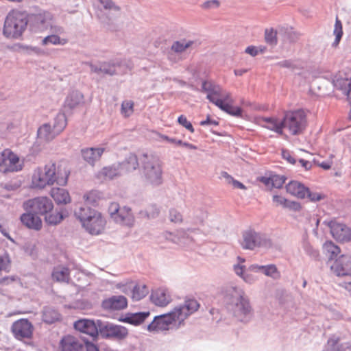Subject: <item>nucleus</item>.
I'll return each instance as SVG.
<instances>
[{"label": "nucleus", "mask_w": 351, "mask_h": 351, "mask_svg": "<svg viewBox=\"0 0 351 351\" xmlns=\"http://www.w3.org/2000/svg\"><path fill=\"white\" fill-rule=\"evenodd\" d=\"M327 346L331 351H351L350 343H341L339 339L335 337H332L328 340Z\"/></svg>", "instance_id": "35"}, {"label": "nucleus", "mask_w": 351, "mask_h": 351, "mask_svg": "<svg viewBox=\"0 0 351 351\" xmlns=\"http://www.w3.org/2000/svg\"><path fill=\"white\" fill-rule=\"evenodd\" d=\"M105 221L102 218L101 214L97 212L95 215H92V217L84 222L83 226L90 234H99L104 230Z\"/></svg>", "instance_id": "19"}, {"label": "nucleus", "mask_w": 351, "mask_h": 351, "mask_svg": "<svg viewBox=\"0 0 351 351\" xmlns=\"http://www.w3.org/2000/svg\"><path fill=\"white\" fill-rule=\"evenodd\" d=\"M219 98L216 99H222L224 103H233V100L231 97V95L229 92H227L221 88V94L217 96Z\"/></svg>", "instance_id": "58"}, {"label": "nucleus", "mask_w": 351, "mask_h": 351, "mask_svg": "<svg viewBox=\"0 0 351 351\" xmlns=\"http://www.w3.org/2000/svg\"><path fill=\"white\" fill-rule=\"evenodd\" d=\"M282 128L287 129L292 135L302 134L306 127V113L302 110L286 112L282 120Z\"/></svg>", "instance_id": "5"}, {"label": "nucleus", "mask_w": 351, "mask_h": 351, "mask_svg": "<svg viewBox=\"0 0 351 351\" xmlns=\"http://www.w3.org/2000/svg\"><path fill=\"white\" fill-rule=\"evenodd\" d=\"M90 69V71L97 74L104 73L108 75H123L131 70L127 61H113L109 62H102L99 65L87 63Z\"/></svg>", "instance_id": "7"}, {"label": "nucleus", "mask_w": 351, "mask_h": 351, "mask_svg": "<svg viewBox=\"0 0 351 351\" xmlns=\"http://www.w3.org/2000/svg\"><path fill=\"white\" fill-rule=\"evenodd\" d=\"M84 96L77 91L73 90L69 93L64 101V108L70 110L76 108L79 106L83 104Z\"/></svg>", "instance_id": "26"}, {"label": "nucleus", "mask_w": 351, "mask_h": 351, "mask_svg": "<svg viewBox=\"0 0 351 351\" xmlns=\"http://www.w3.org/2000/svg\"><path fill=\"white\" fill-rule=\"evenodd\" d=\"M178 121L179 124H180L181 125L184 127L186 129L189 130L191 132H194V128H193L192 124L191 123L190 121H189L187 120V119L185 116H184V115L180 116L178 119Z\"/></svg>", "instance_id": "54"}, {"label": "nucleus", "mask_w": 351, "mask_h": 351, "mask_svg": "<svg viewBox=\"0 0 351 351\" xmlns=\"http://www.w3.org/2000/svg\"><path fill=\"white\" fill-rule=\"evenodd\" d=\"M338 276H351V256L341 255L330 266Z\"/></svg>", "instance_id": "15"}, {"label": "nucleus", "mask_w": 351, "mask_h": 351, "mask_svg": "<svg viewBox=\"0 0 351 351\" xmlns=\"http://www.w3.org/2000/svg\"><path fill=\"white\" fill-rule=\"evenodd\" d=\"M52 278L57 282H68L69 280V270L65 267H56L52 272Z\"/></svg>", "instance_id": "36"}, {"label": "nucleus", "mask_w": 351, "mask_h": 351, "mask_svg": "<svg viewBox=\"0 0 351 351\" xmlns=\"http://www.w3.org/2000/svg\"><path fill=\"white\" fill-rule=\"evenodd\" d=\"M262 273L273 279H278L280 276V272L278 271L276 266L274 264L263 265Z\"/></svg>", "instance_id": "45"}, {"label": "nucleus", "mask_w": 351, "mask_h": 351, "mask_svg": "<svg viewBox=\"0 0 351 351\" xmlns=\"http://www.w3.org/2000/svg\"><path fill=\"white\" fill-rule=\"evenodd\" d=\"M169 218L171 222L181 223L182 221V214L174 208H171L169 210Z\"/></svg>", "instance_id": "52"}, {"label": "nucleus", "mask_w": 351, "mask_h": 351, "mask_svg": "<svg viewBox=\"0 0 351 351\" xmlns=\"http://www.w3.org/2000/svg\"><path fill=\"white\" fill-rule=\"evenodd\" d=\"M86 341L73 335L64 336L60 341L61 351H83Z\"/></svg>", "instance_id": "17"}, {"label": "nucleus", "mask_w": 351, "mask_h": 351, "mask_svg": "<svg viewBox=\"0 0 351 351\" xmlns=\"http://www.w3.org/2000/svg\"><path fill=\"white\" fill-rule=\"evenodd\" d=\"M104 149L101 147H90L84 148L81 151L83 159L91 165H94L95 162L99 160Z\"/></svg>", "instance_id": "24"}, {"label": "nucleus", "mask_w": 351, "mask_h": 351, "mask_svg": "<svg viewBox=\"0 0 351 351\" xmlns=\"http://www.w3.org/2000/svg\"><path fill=\"white\" fill-rule=\"evenodd\" d=\"M232 103H224L222 99H217L215 101L214 104L219 107L223 111L228 113Z\"/></svg>", "instance_id": "59"}, {"label": "nucleus", "mask_w": 351, "mask_h": 351, "mask_svg": "<svg viewBox=\"0 0 351 351\" xmlns=\"http://www.w3.org/2000/svg\"><path fill=\"white\" fill-rule=\"evenodd\" d=\"M265 40L267 44L271 46L276 45L278 43L277 32L273 28L266 29L265 31Z\"/></svg>", "instance_id": "47"}, {"label": "nucleus", "mask_w": 351, "mask_h": 351, "mask_svg": "<svg viewBox=\"0 0 351 351\" xmlns=\"http://www.w3.org/2000/svg\"><path fill=\"white\" fill-rule=\"evenodd\" d=\"M52 128L59 134L66 125V118L64 113L59 112L53 119Z\"/></svg>", "instance_id": "40"}, {"label": "nucleus", "mask_w": 351, "mask_h": 351, "mask_svg": "<svg viewBox=\"0 0 351 351\" xmlns=\"http://www.w3.org/2000/svg\"><path fill=\"white\" fill-rule=\"evenodd\" d=\"M306 253L314 259H317L319 257V252L314 249L310 244L305 243L304 245Z\"/></svg>", "instance_id": "55"}, {"label": "nucleus", "mask_w": 351, "mask_h": 351, "mask_svg": "<svg viewBox=\"0 0 351 351\" xmlns=\"http://www.w3.org/2000/svg\"><path fill=\"white\" fill-rule=\"evenodd\" d=\"M60 313L51 307H45L43 311V320L45 323L52 324L60 319Z\"/></svg>", "instance_id": "38"}, {"label": "nucleus", "mask_w": 351, "mask_h": 351, "mask_svg": "<svg viewBox=\"0 0 351 351\" xmlns=\"http://www.w3.org/2000/svg\"><path fill=\"white\" fill-rule=\"evenodd\" d=\"M260 124L273 131H275L276 133L279 134H282V121L280 122H278L275 119L270 117H263L259 120Z\"/></svg>", "instance_id": "34"}, {"label": "nucleus", "mask_w": 351, "mask_h": 351, "mask_svg": "<svg viewBox=\"0 0 351 351\" xmlns=\"http://www.w3.org/2000/svg\"><path fill=\"white\" fill-rule=\"evenodd\" d=\"M118 164L120 165V168L121 169L123 174L136 170L139 166L136 155L132 153H130L123 161Z\"/></svg>", "instance_id": "27"}, {"label": "nucleus", "mask_w": 351, "mask_h": 351, "mask_svg": "<svg viewBox=\"0 0 351 351\" xmlns=\"http://www.w3.org/2000/svg\"><path fill=\"white\" fill-rule=\"evenodd\" d=\"M103 174L110 179L124 175L119 164L113 165L103 169Z\"/></svg>", "instance_id": "43"}, {"label": "nucleus", "mask_w": 351, "mask_h": 351, "mask_svg": "<svg viewBox=\"0 0 351 351\" xmlns=\"http://www.w3.org/2000/svg\"><path fill=\"white\" fill-rule=\"evenodd\" d=\"M47 31H49V34L57 35L60 37H63L65 34L64 28L60 25L55 24L53 21L51 22Z\"/></svg>", "instance_id": "50"}, {"label": "nucleus", "mask_w": 351, "mask_h": 351, "mask_svg": "<svg viewBox=\"0 0 351 351\" xmlns=\"http://www.w3.org/2000/svg\"><path fill=\"white\" fill-rule=\"evenodd\" d=\"M128 301L123 295H113L103 300L101 306L105 310L118 311L127 307Z\"/></svg>", "instance_id": "20"}, {"label": "nucleus", "mask_w": 351, "mask_h": 351, "mask_svg": "<svg viewBox=\"0 0 351 351\" xmlns=\"http://www.w3.org/2000/svg\"><path fill=\"white\" fill-rule=\"evenodd\" d=\"M41 171V167L36 168L32 174V184L34 187L43 189L48 184V181L43 178Z\"/></svg>", "instance_id": "37"}, {"label": "nucleus", "mask_w": 351, "mask_h": 351, "mask_svg": "<svg viewBox=\"0 0 351 351\" xmlns=\"http://www.w3.org/2000/svg\"><path fill=\"white\" fill-rule=\"evenodd\" d=\"M121 208L119 207L117 203L113 202L109 206V213L111 217L115 220V215H118V213L119 212Z\"/></svg>", "instance_id": "60"}, {"label": "nucleus", "mask_w": 351, "mask_h": 351, "mask_svg": "<svg viewBox=\"0 0 351 351\" xmlns=\"http://www.w3.org/2000/svg\"><path fill=\"white\" fill-rule=\"evenodd\" d=\"M334 34L335 35V40L333 43V45H337L339 43L343 35L341 22L338 19V18L336 19Z\"/></svg>", "instance_id": "51"}, {"label": "nucleus", "mask_w": 351, "mask_h": 351, "mask_svg": "<svg viewBox=\"0 0 351 351\" xmlns=\"http://www.w3.org/2000/svg\"><path fill=\"white\" fill-rule=\"evenodd\" d=\"M27 212H33L36 215H46L53 208V202L47 197H38L23 203Z\"/></svg>", "instance_id": "9"}, {"label": "nucleus", "mask_w": 351, "mask_h": 351, "mask_svg": "<svg viewBox=\"0 0 351 351\" xmlns=\"http://www.w3.org/2000/svg\"><path fill=\"white\" fill-rule=\"evenodd\" d=\"M106 10L119 11L120 8L116 5L111 0H99Z\"/></svg>", "instance_id": "56"}, {"label": "nucleus", "mask_w": 351, "mask_h": 351, "mask_svg": "<svg viewBox=\"0 0 351 351\" xmlns=\"http://www.w3.org/2000/svg\"><path fill=\"white\" fill-rule=\"evenodd\" d=\"M68 43V39L64 37H60L57 35L49 34L45 36L41 41L43 45H64Z\"/></svg>", "instance_id": "39"}, {"label": "nucleus", "mask_w": 351, "mask_h": 351, "mask_svg": "<svg viewBox=\"0 0 351 351\" xmlns=\"http://www.w3.org/2000/svg\"><path fill=\"white\" fill-rule=\"evenodd\" d=\"M286 190L289 194L298 198L304 199L306 197L307 187L298 181L293 180L287 184Z\"/></svg>", "instance_id": "29"}, {"label": "nucleus", "mask_w": 351, "mask_h": 351, "mask_svg": "<svg viewBox=\"0 0 351 351\" xmlns=\"http://www.w3.org/2000/svg\"><path fill=\"white\" fill-rule=\"evenodd\" d=\"M282 157L284 160H287L291 165H295L297 162L296 159L293 156L291 152L286 149H282Z\"/></svg>", "instance_id": "57"}, {"label": "nucleus", "mask_w": 351, "mask_h": 351, "mask_svg": "<svg viewBox=\"0 0 351 351\" xmlns=\"http://www.w3.org/2000/svg\"><path fill=\"white\" fill-rule=\"evenodd\" d=\"M306 197H308L311 202H317L322 199L321 194L311 192L309 191L308 188H307L306 192Z\"/></svg>", "instance_id": "61"}, {"label": "nucleus", "mask_w": 351, "mask_h": 351, "mask_svg": "<svg viewBox=\"0 0 351 351\" xmlns=\"http://www.w3.org/2000/svg\"><path fill=\"white\" fill-rule=\"evenodd\" d=\"M0 165L6 167V171H19L22 169L19 164V158L9 149H5L0 153Z\"/></svg>", "instance_id": "16"}, {"label": "nucleus", "mask_w": 351, "mask_h": 351, "mask_svg": "<svg viewBox=\"0 0 351 351\" xmlns=\"http://www.w3.org/2000/svg\"><path fill=\"white\" fill-rule=\"evenodd\" d=\"M324 223H327L330 229L332 237L336 240L343 242L348 241L351 239V230L346 225L335 221H324Z\"/></svg>", "instance_id": "18"}, {"label": "nucleus", "mask_w": 351, "mask_h": 351, "mask_svg": "<svg viewBox=\"0 0 351 351\" xmlns=\"http://www.w3.org/2000/svg\"><path fill=\"white\" fill-rule=\"evenodd\" d=\"M51 196L58 204H66L71 202L69 192L62 188H53L50 193Z\"/></svg>", "instance_id": "31"}, {"label": "nucleus", "mask_w": 351, "mask_h": 351, "mask_svg": "<svg viewBox=\"0 0 351 351\" xmlns=\"http://www.w3.org/2000/svg\"><path fill=\"white\" fill-rule=\"evenodd\" d=\"M272 199L276 206H280L283 208L286 198L281 195H274L272 197Z\"/></svg>", "instance_id": "63"}, {"label": "nucleus", "mask_w": 351, "mask_h": 351, "mask_svg": "<svg viewBox=\"0 0 351 351\" xmlns=\"http://www.w3.org/2000/svg\"><path fill=\"white\" fill-rule=\"evenodd\" d=\"M332 84L348 96L351 92V70L345 69L337 73L332 79Z\"/></svg>", "instance_id": "13"}, {"label": "nucleus", "mask_w": 351, "mask_h": 351, "mask_svg": "<svg viewBox=\"0 0 351 351\" xmlns=\"http://www.w3.org/2000/svg\"><path fill=\"white\" fill-rule=\"evenodd\" d=\"M220 2L218 0H210L204 2L202 8L204 9L217 8L219 6Z\"/></svg>", "instance_id": "62"}, {"label": "nucleus", "mask_w": 351, "mask_h": 351, "mask_svg": "<svg viewBox=\"0 0 351 351\" xmlns=\"http://www.w3.org/2000/svg\"><path fill=\"white\" fill-rule=\"evenodd\" d=\"M97 213L95 210L91 209L86 206H80L75 210V215L81 221L82 226H84V222L88 221L92 217V215Z\"/></svg>", "instance_id": "33"}, {"label": "nucleus", "mask_w": 351, "mask_h": 351, "mask_svg": "<svg viewBox=\"0 0 351 351\" xmlns=\"http://www.w3.org/2000/svg\"><path fill=\"white\" fill-rule=\"evenodd\" d=\"M43 178L48 181V185H52L56 182L59 185H64L67 182L68 174L64 172V176H60V172L57 170L54 163L47 164L41 168Z\"/></svg>", "instance_id": "12"}, {"label": "nucleus", "mask_w": 351, "mask_h": 351, "mask_svg": "<svg viewBox=\"0 0 351 351\" xmlns=\"http://www.w3.org/2000/svg\"><path fill=\"white\" fill-rule=\"evenodd\" d=\"M150 298L152 302L159 306L167 305L171 300L169 291L164 288H160L153 291Z\"/></svg>", "instance_id": "23"}, {"label": "nucleus", "mask_w": 351, "mask_h": 351, "mask_svg": "<svg viewBox=\"0 0 351 351\" xmlns=\"http://www.w3.org/2000/svg\"><path fill=\"white\" fill-rule=\"evenodd\" d=\"M74 328L77 330L93 337H95L98 335L99 326L97 327L95 322L90 319H80L75 322Z\"/></svg>", "instance_id": "21"}, {"label": "nucleus", "mask_w": 351, "mask_h": 351, "mask_svg": "<svg viewBox=\"0 0 351 351\" xmlns=\"http://www.w3.org/2000/svg\"><path fill=\"white\" fill-rule=\"evenodd\" d=\"M234 317L241 322H246L251 313V306L243 290L234 288L232 301L229 304Z\"/></svg>", "instance_id": "4"}, {"label": "nucleus", "mask_w": 351, "mask_h": 351, "mask_svg": "<svg viewBox=\"0 0 351 351\" xmlns=\"http://www.w3.org/2000/svg\"><path fill=\"white\" fill-rule=\"evenodd\" d=\"M58 135V133L53 130L50 123L43 124L38 129L37 141L34 144L33 149L36 152L40 151V148L39 146L40 144L52 141Z\"/></svg>", "instance_id": "14"}, {"label": "nucleus", "mask_w": 351, "mask_h": 351, "mask_svg": "<svg viewBox=\"0 0 351 351\" xmlns=\"http://www.w3.org/2000/svg\"><path fill=\"white\" fill-rule=\"evenodd\" d=\"M241 245L243 249L250 250L256 247L267 249L272 246V242L267 234L250 229L243 233Z\"/></svg>", "instance_id": "6"}, {"label": "nucleus", "mask_w": 351, "mask_h": 351, "mask_svg": "<svg viewBox=\"0 0 351 351\" xmlns=\"http://www.w3.org/2000/svg\"><path fill=\"white\" fill-rule=\"evenodd\" d=\"M283 208L290 210L298 211L300 209L301 206L299 202L286 199Z\"/></svg>", "instance_id": "53"}, {"label": "nucleus", "mask_w": 351, "mask_h": 351, "mask_svg": "<svg viewBox=\"0 0 351 351\" xmlns=\"http://www.w3.org/2000/svg\"><path fill=\"white\" fill-rule=\"evenodd\" d=\"M140 160L144 181L152 186L162 184V170L159 159L153 155L143 154Z\"/></svg>", "instance_id": "2"}, {"label": "nucleus", "mask_w": 351, "mask_h": 351, "mask_svg": "<svg viewBox=\"0 0 351 351\" xmlns=\"http://www.w3.org/2000/svg\"><path fill=\"white\" fill-rule=\"evenodd\" d=\"M117 223H123L124 225L131 226L134 221V217L132 213L130 208L124 206L121 208L118 215H115V220Z\"/></svg>", "instance_id": "30"}, {"label": "nucleus", "mask_w": 351, "mask_h": 351, "mask_svg": "<svg viewBox=\"0 0 351 351\" xmlns=\"http://www.w3.org/2000/svg\"><path fill=\"white\" fill-rule=\"evenodd\" d=\"M149 293V289L145 285H136L132 291V298L134 300H140L145 298Z\"/></svg>", "instance_id": "44"}, {"label": "nucleus", "mask_w": 351, "mask_h": 351, "mask_svg": "<svg viewBox=\"0 0 351 351\" xmlns=\"http://www.w3.org/2000/svg\"><path fill=\"white\" fill-rule=\"evenodd\" d=\"M21 221L25 226L29 228L38 230L42 227V221L40 218L33 212H27L21 217Z\"/></svg>", "instance_id": "25"}, {"label": "nucleus", "mask_w": 351, "mask_h": 351, "mask_svg": "<svg viewBox=\"0 0 351 351\" xmlns=\"http://www.w3.org/2000/svg\"><path fill=\"white\" fill-rule=\"evenodd\" d=\"M199 304L195 300H188L183 304L176 306L171 312L154 317L148 325L149 331H164L172 326L180 325L190 315L197 311Z\"/></svg>", "instance_id": "1"}, {"label": "nucleus", "mask_w": 351, "mask_h": 351, "mask_svg": "<svg viewBox=\"0 0 351 351\" xmlns=\"http://www.w3.org/2000/svg\"><path fill=\"white\" fill-rule=\"evenodd\" d=\"M149 315V312L128 313L124 317L120 318L119 320L130 324L138 325L141 324Z\"/></svg>", "instance_id": "32"}, {"label": "nucleus", "mask_w": 351, "mask_h": 351, "mask_svg": "<svg viewBox=\"0 0 351 351\" xmlns=\"http://www.w3.org/2000/svg\"><path fill=\"white\" fill-rule=\"evenodd\" d=\"M134 111V102L132 101H124L121 104V113L125 117H130Z\"/></svg>", "instance_id": "49"}, {"label": "nucleus", "mask_w": 351, "mask_h": 351, "mask_svg": "<svg viewBox=\"0 0 351 351\" xmlns=\"http://www.w3.org/2000/svg\"><path fill=\"white\" fill-rule=\"evenodd\" d=\"M64 219L62 214L60 212L45 215V221L49 225H57Z\"/></svg>", "instance_id": "46"}, {"label": "nucleus", "mask_w": 351, "mask_h": 351, "mask_svg": "<svg viewBox=\"0 0 351 351\" xmlns=\"http://www.w3.org/2000/svg\"><path fill=\"white\" fill-rule=\"evenodd\" d=\"M140 215L148 219H154L158 216L159 209L155 205L148 206L145 210H141Z\"/></svg>", "instance_id": "48"}, {"label": "nucleus", "mask_w": 351, "mask_h": 351, "mask_svg": "<svg viewBox=\"0 0 351 351\" xmlns=\"http://www.w3.org/2000/svg\"><path fill=\"white\" fill-rule=\"evenodd\" d=\"M27 20L32 32H44L47 31L51 25L53 15L49 12L42 11L37 14L27 15Z\"/></svg>", "instance_id": "8"}, {"label": "nucleus", "mask_w": 351, "mask_h": 351, "mask_svg": "<svg viewBox=\"0 0 351 351\" xmlns=\"http://www.w3.org/2000/svg\"><path fill=\"white\" fill-rule=\"evenodd\" d=\"M323 250L330 260L335 258L340 252L339 247L332 241L326 242L323 245Z\"/></svg>", "instance_id": "42"}, {"label": "nucleus", "mask_w": 351, "mask_h": 351, "mask_svg": "<svg viewBox=\"0 0 351 351\" xmlns=\"http://www.w3.org/2000/svg\"><path fill=\"white\" fill-rule=\"evenodd\" d=\"M221 87L210 81H204L202 84V91L207 93L206 98L213 104L216 101L215 96L221 94Z\"/></svg>", "instance_id": "28"}, {"label": "nucleus", "mask_w": 351, "mask_h": 351, "mask_svg": "<svg viewBox=\"0 0 351 351\" xmlns=\"http://www.w3.org/2000/svg\"><path fill=\"white\" fill-rule=\"evenodd\" d=\"M27 14L24 12L12 10L7 15L3 27V34L7 38H17L26 29Z\"/></svg>", "instance_id": "3"}, {"label": "nucleus", "mask_w": 351, "mask_h": 351, "mask_svg": "<svg viewBox=\"0 0 351 351\" xmlns=\"http://www.w3.org/2000/svg\"><path fill=\"white\" fill-rule=\"evenodd\" d=\"M193 44V41L186 40L185 39L177 40L173 43L171 50L176 53H182Z\"/></svg>", "instance_id": "41"}, {"label": "nucleus", "mask_w": 351, "mask_h": 351, "mask_svg": "<svg viewBox=\"0 0 351 351\" xmlns=\"http://www.w3.org/2000/svg\"><path fill=\"white\" fill-rule=\"evenodd\" d=\"M33 330L32 324L27 319H20L14 322L11 327L14 337L19 340L31 338Z\"/></svg>", "instance_id": "11"}, {"label": "nucleus", "mask_w": 351, "mask_h": 351, "mask_svg": "<svg viewBox=\"0 0 351 351\" xmlns=\"http://www.w3.org/2000/svg\"><path fill=\"white\" fill-rule=\"evenodd\" d=\"M99 330L101 335L105 338H116L121 339L128 334V329L123 326L114 325L111 323L99 322Z\"/></svg>", "instance_id": "10"}, {"label": "nucleus", "mask_w": 351, "mask_h": 351, "mask_svg": "<svg viewBox=\"0 0 351 351\" xmlns=\"http://www.w3.org/2000/svg\"><path fill=\"white\" fill-rule=\"evenodd\" d=\"M287 178L285 176L273 174L269 176H262L258 180L264 184L269 189H280L285 184Z\"/></svg>", "instance_id": "22"}, {"label": "nucleus", "mask_w": 351, "mask_h": 351, "mask_svg": "<svg viewBox=\"0 0 351 351\" xmlns=\"http://www.w3.org/2000/svg\"><path fill=\"white\" fill-rule=\"evenodd\" d=\"M10 260L8 256H0V271L6 270L9 266Z\"/></svg>", "instance_id": "64"}]
</instances>
